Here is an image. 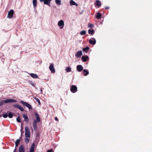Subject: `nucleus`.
<instances>
[{
    "instance_id": "423d86ee",
    "label": "nucleus",
    "mask_w": 152,
    "mask_h": 152,
    "mask_svg": "<svg viewBox=\"0 0 152 152\" xmlns=\"http://www.w3.org/2000/svg\"><path fill=\"white\" fill-rule=\"evenodd\" d=\"M58 25L60 29H62L64 26V22L63 20H61L58 23Z\"/></svg>"
},
{
    "instance_id": "a19ab883",
    "label": "nucleus",
    "mask_w": 152,
    "mask_h": 152,
    "mask_svg": "<svg viewBox=\"0 0 152 152\" xmlns=\"http://www.w3.org/2000/svg\"><path fill=\"white\" fill-rule=\"evenodd\" d=\"M109 7H105V9H109Z\"/></svg>"
},
{
    "instance_id": "b1692460",
    "label": "nucleus",
    "mask_w": 152,
    "mask_h": 152,
    "mask_svg": "<svg viewBox=\"0 0 152 152\" xmlns=\"http://www.w3.org/2000/svg\"><path fill=\"white\" fill-rule=\"evenodd\" d=\"M101 16L102 15L100 13H98L97 14L96 17L98 19H100L101 18Z\"/></svg>"
},
{
    "instance_id": "aec40b11",
    "label": "nucleus",
    "mask_w": 152,
    "mask_h": 152,
    "mask_svg": "<svg viewBox=\"0 0 152 152\" xmlns=\"http://www.w3.org/2000/svg\"><path fill=\"white\" fill-rule=\"evenodd\" d=\"M96 4L98 7H100L101 6V2L99 0H96Z\"/></svg>"
},
{
    "instance_id": "412c9836",
    "label": "nucleus",
    "mask_w": 152,
    "mask_h": 152,
    "mask_svg": "<svg viewBox=\"0 0 152 152\" xmlns=\"http://www.w3.org/2000/svg\"><path fill=\"white\" fill-rule=\"evenodd\" d=\"M32 2L34 6L36 7L37 6V0H33Z\"/></svg>"
},
{
    "instance_id": "5701e85b",
    "label": "nucleus",
    "mask_w": 152,
    "mask_h": 152,
    "mask_svg": "<svg viewBox=\"0 0 152 152\" xmlns=\"http://www.w3.org/2000/svg\"><path fill=\"white\" fill-rule=\"evenodd\" d=\"M94 31L93 29H92L91 30V29H89L88 30V33L90 34H91L92 35L94 33Z\"/></svg>"
},
{
    "instance_id": "0eeeda50",
    "label": "nucleus",
    "mask_w": 152,
    "mask_h": 152,
    "mask_svg": "<svg viewBox=\"0 0 152 152\" xmlns=\"http://www.w3.org/2000/svg\"><path fill=\"white\" fill-rule=\"evenodd\" d=\"M13 107L17 108L18 109H19L21 111L23 112L24 111V108L20 105L16 104L13 106Z\"/></svg>"
},
{
    "instance_id": "dca6fc26",
    "label": "nucleus",
    "mask_w": 152,
    "mask_h": 152,
    "mask_svg": "<svg viewBox=\"0 0 152 152\" xmlns=\"http://www.w3.org/2000/svg\"><path fill=\"white\" fill-rule=\"evenodd\" d=\"M34 115L36 118V119L35 120H36L37 121H40V117L38 114L37 112H35L34 113Z\"/></svg>"
},
{
    "instance_id": "ddd939ff",
    "label": "nucleus",
    "mask_w": 152,
    "mask_h": 152,
    "mask_svg": "<svg viewBox=\"0 0 152 152\" xmlns=\"http://www.w3.org/2000/svg\"><path fill=\"white\" fill-rule=\"evenodd\" d=\"M35 146V144L34 143H33L31 145L29 152H34Z\"/></svg>"
},
{
    "instance_id": "c85d7f7f",
    "label": "nucleus",
    "mask_w": 152,
    "mask_h": 152,
    "mask_svg": "<svg viewBox=\"0 0 152 152\" xmlns=\"http://www.w3.org/2000/svg\"><path fill=\"white\" fill-rule=\"evenodd\" d=\"M13 115L12 114V113L11 112H10L8 114V116L10 118H11L13 117Z\"/></svg>"
},
{
    "instance_id": "a211bd4d",
    "label": "nucleus",
    "mask_w": 152,
    "mask_h": 152,
    "mask_svg": "<svg viewBox=\"0 0 152 152\" xmlns=\"http://www.w3.org/2000/svg\"><path fill=\"white\" fill-rule=\"evenodd\" d=\"M70 5H75L76 6H77V4L73 0H71L70 1Z\"/></svg>"
},
{
    "instance_id": "6ab92c4d",
    "label": "nucleus",
    "mask_w": 152,
    "mask_h": 152,
    "mask_svg": "<svg viewBox=\"0 0 152 152\" xmlns=\"http://www.w3.org/2000/svg\"><path fill=\"white\" fill-rule=\"evenodd\" d=\"M31 76L34 78H37L38 77V76L36 74L34 73H31L30 74Z\"/></svg>"
},
{
    "instance_id": "9b49d317",
    "label": "nucleus",
    "mask_w": 152,
    "mask_h": 152,
    "mask_svg": "<svg viewBox=\"0 0 152 152\" xmlns=\"http://www.w3.org/2000/svg\"><path fill=\"white\" fill-rule=\"evenodd\" d=\"M23 116L24 118V121L27 123L28 122L29 120L28 116L26 114H24L23 115Z\"/></svg>"
},
{
    "instance_id": "4468645a",
    "label": "nucleus",
    "mask_w": 152,
    "mask_h": 152,
    "mask_svg": "<svg viewBox=\"0 0 152 152\" xmlns=\"http://www.w3.org/2000/svg\"><path fill=\"white\" fill-rule=\"evenodd\" d=\"M51 0H44V4L50 6V3Z\"/></svg>"
},
{
    "instance_id": "4be33fe9",
    "label": "nucleus",
    "mask_w": 152,
    "mask_h": 152,
    "mask_svg": "<svg viewBox=\"0 0 152 152\" xmlns=\"http://www.w3.org/2000/svg\"><path fill=\"white\" fill-rule=\"evenodd\" d=\"M20 142V139L17 140L15 142V146L17 147L18 145L19 144Z\"/></svg>"
},
{
    "instance_id": "20e7f679",
    "label": "nucleus",
    "mask_w": 152,
    "mask_h": 152,
    "mask_svg": "<svg viewBox=\"0 0 152 152\" xmlns=\"http://www.w3.org/2000/svg\"><path fill=\"white\" fill-rule=\"evenodd\" d=\"M14 14V11L13 10H11L8 12L7 17L9 18H13Z\"/></svg>"
},
{
    "instance_id": "f3484780",
    "label": "nucleus",
    "mask_w": 152,
    "mask_h": 152,
    "mask_svg": "<svg viewBox=\"0 0 152 152\" xmlns=\"http://www.w3.org/2000/svg\"><path fill=\"white\" fill-rule=\"evenodd\" d=\"M88 58V56H83L82 57V60L83 62H86L87 61Z\"/></svg>"
},
{
    "instance_id": "9d476101",
    "label": "nucleus",
    "mask_w": 152,
    "mask_h": 152,
    "mask_svg": "<svg viewBox=\"0 0 152 152\" xmlns=\"http://www.w3.org/2000/svg\"><path fill=\"white\" fill-rule=\"evenodd\" d=\"M18 152H25V149L24 146L22 145L20 146Z\"/></svg>"
},
{
    "instance_id": "a878e982",
    "label": "nucleus",
    "mask_w": 152,
    "mask_h": 152,
    "mask_svg": "<svg viewBox=\"0 0 152 152\" xmlns=\"http://www.w3.org/2000/svg\"><path fill=\"white\" fill-rule=\"evenodd\" d=\"M86 33V31L85 30H83L80 33V34L81 35H83L85 34Z\"/></svg>"
},
{
    "instance_id": "7c9ffc66",
    "label": "nucleus",
    "mask_w": 152,
    "mask_h": 152,
    "mask_svg": "<svg viewBox=\"0 0 152 152\" xmlns=\"http://www.w3.org/2000/svg\"><path fill=\"white\" fill-rule=\"evenodd\" d=\"M89 48H83V51L87 53L88 50H89Z\"/></svg>"
},
{
    "instance_id": "bb28decb",
    "label": "nucleus",
    "mask_w": 152,
    "mask_h": 152,
    "mask_svg": "<svg viewBox=\"0 0 152 152\" xmlns=\"http://www.w3.org/2000/svg\"><path fill=\"white\" fill-rule=\"evenodd\" d=\"M55 2L56 4L60 5L61 4V0H55Z\"/></svg>"
},
{
    "instance_id": "1a4fd4ad",
    "label": "nucleus",
    "mask_w": 152,
    "mask_h": 152,
    "mask_svg": "<svg viewBox=\"0 0 152 152\" xmlns=\"http://www.w3.org/2000/svg\"><path fill=\"white\" fill-rule=\"evenodd\" d=\"M49 68L52 73H54L55 72V71L53 65L52 64H50L49 66Z\"/></svg>"
},
{
    "instance_id": "f704fd0d",
    "label": "nucleus",
    "mask_w": 152,
    "mask_h": 152,
    "mask_svg": "<svg viewBox=\"0 0 152 152\" xmlns=\"http://www.w3.org/2000/svg\"><path fill=\"white\" fill-rule=\"evenodd\" d=\"M16 120L18 122H21V120L19 116L17 118Z\"/></svg>"
},
{
    "instance_id": "72a5a7b5",
    "label": "nucleus",
    "mask_w": 152,
    "mask_h": 152,
    "mask_svg": "<svg viewBox=\"0 0 152 152\" xmlns=\"http://www.w3.org/2000/svg\"><path fill=\"white\" fill-rule=\"evenodd\" d=\"M25 141L26 143L27 144L29 142V139L27 138H25Z\"/></svg>"
},
{
    "instance_id": "f03ea898",
    "label": "nucleus",
    "mask_w": 152,
    "mask_h": 152,
    "mask_svg": "<svg viewBox=\"0 0 152 152\" xmlns=\"http://www.w3.org/2000/svg\"><path fill=\"white\" fill-rule=\"evenodd\" d=\"M25 136L26 137L29 138L30 137V130L27 127H25Z\"/></svg>"
},
{
    "instance_id": "f8f14e48",
    "label": "nucleus",
    "mask_w": 152,
    "mask_h": 152,
    "mask_svg": "<svg viewBox=\"0 0 152 152\" xmlns=\"http://www.w3.org/2000/svg\"><path fill=\"white\" fill-rule=\"evenodd\" d=\"M83 67L81 65H79L77 66V69L79 72H80L83 70Z\"/></svg>"
},
{
    "instance_id": "7ed1b4c3",
    "label": "nucleus",
    "mask_w": 152,
    "mask_h": 152,
    "mask_svg": "<svg viewBox=\"0 0 152 152\" xmlns=\"http://www.w3.org/2000/svg\"><path fill=\"white\" fill-rule=\"evenodd\" d=\"M20 102L22 104L26 107L29 109H32L31 106L28 103L23 101H20Z\"/></svg>"
},
{
    "instance_id": "58836bf2",
    "label": "nucleus",
    "mask_w": 152,
    "mask_h": 152,
    "mask_svg": "<svg viewBox=\"0 0 152 152\" xmlns=\"http://www.w3.org/2000/svg\"><path fill=\"white\" fill-rule=\"evenodd\" d=\"M53 150L52 149H51L50 150H48L47 151V152H53Z\"/></svg>"
},
{
    "instance_id": "37998d69",
    "label": "nucleus",
    "mask_w": 152,
    "mask_h": 152,
    "mask_svg": "<svg viewBox=\"0 0 152 152\" xmlns=\"http://www.w3.org/2000/svg\"><path fill=\"white\" fill-rule=\"evenodd\" d=\"M40 2H42L43 1L44 2V0H39Z\"/></svg>"
},
{
    "instance_id": "2f4dec72",
    "label": "nucleus",
    "mask_w": 152,
    "mask_h": 152,
    "mask_svg": "<svg viewBox=\"0 0 152 152\" xmlns=\"http://www.w3.org/2000/svg\"><path fill=\"white\" fill-rule=\"evenodd\" d=\"M35 100L38 103L39 105H40L41 103L39 100L37 98L35 97L34 98Z\"/></svg>"
},
{
    "instance_id": "473e14b6",
    "label": "nucleus",
    "mask_w": 152,
    "mask_h": 152,
    "mask_svg": "<svg viewBox=\"0 0 152 152\" xmlns=\"http://www.w3.org/2000/svg\"><path fill=\"white\" fill-rule=\"evenodd\" d=\"M33 127L34 130L35 131L37 130V126L36 124H33Z\"/></svg>"
},
{
    "instance_id": "cd10ccee",
    "label": "nucleus",
    "mask_w": 152,
    "mask_h": 152,
    "mask_svg": "<svg viewBox=\"0 0 152 152\" xmlns=\"http://www.w3.org/2000/svg\"><path fill=\"white\" fill-rule=\"evenodd\" d=\"M66 71L67 72H71V68L69 67H66Z\"/></svg>"
},
{
    "instance_id": "6e6552de",
    "label": "nucleus",
    "mask_w": 152,
    "mask_h": 152,
    "mask_svg": "<svg viewBox=\"0 0 152 152\" xmlns=\"http://www.w3.org/2000/svg\"><path fill=\"white\" fill-rule=\"evenodd\" d=\"M89 43L91 45H94L96 43L95 39L94 38L91 39L89 40Z\"/></svg>"
},
{
    "instance_id": "79ce46f5",
    "label": "nucleus",
    "mask_w": 152,
    "mask_h": 152,
    "mask_svg": "<svg viewBox=\"0 0 152 152\" xmlns=\"http://www.w3.org/2000/svg\"><path fill=\"white\" fill-rule=\"evenodd\" d=\"M16 150V148H15L13 151V152H15Z\"/></svg>"
},
{
    "instance_id": "4c0bfd02",
    "label": "nucleus",
    "mask_w": 152,
    "mask_h": 152,
    "mask_svg": "<svg viewBox=\"0 0 152 152\" xmlns=\"http://www.w3.org/2000/svg\"><path fill=\"white\" fill-rule=\"evenodd\" d=\"M30 84L33 87H34L35 86L33 82H30Z\"/></svg>"
},
{
    "instance_id": "c03bdc74",
    "label": "nucleus",
    "mask_w": 152,
    "mask_h": 152,
    "mask_svg": "<svg viewBox=\"0 0 152 152\" xmlns=\"http://www.w3.org/2000/svg\"><path fill=\"white\" fill-rule=\"evenodd\" d=\"M86 48H89V47H86Z\"/></svg>"
},
{
    "instance_id": "e433bc0d",
    "label": "nucleus",
    "mask_w": 152,
    "mask_h": 152,
    "mask_svg": "<svg viewBox=\"0 0 152 152\" xmlns=\"http://www.w3.org/2000/svg\"><path fill=\"white\" fill-rule=\"evenodd\" d=\"M3 116L4 118H7L8 117V115L7 114H4L3 115Z\"/></svg>"
},
{
    "instance_id": "f257e3e1",
    "label": "nucleus",
    "mask_w": 152,
    "mask_h": 152,
    "mask_svg": "<svg viewBox=\"0 0 152 152\" xmlns=\"http://www.w3.org/2000/svg\"><path fill=\"white\" fill-rule=\"evenodd\" d=\"M16 100L12 99H7L5 100H2L0 102V106H2L5 103L16 102Z\"/></svg>"
},
{
    "instance_id": "393cba45",
    "label": "nucleus",
    "mask_w": 152,
    "mask_h": 152,
    "mask_svg": "<svg viewBox=\"0 0 152 152\" xmlns=\"http://www.w3.org/2000/svg\"><path fill=\"white\" fill-rule=\"evenodd\" d=\"M83 72L85 73L84 74L85 76H87L89 74V72L85 69L83 70Z\"/></svg>"
},
{
    "instance_id": "c756f323",
    "label": "nucleus",
    "mask_w": 152,
    "mask_h": 152,
    "mask_svg": "<svg viewBox=\"0 0 152 152\" xmlns=\"http://www.w3.org/2000/svg\"><path fill=\"white\" fill-rule=\"evenodd\" d=\"M94 27V25L91 23H89L88 24V27L90 28H92Z\"/></svg>"
},
{
    "instance_id": "39448f33",
    "label": "nucleus",
    "mask_w": 152,
    "mask_h": 152,
    "mask_svg": "<svg viewBox=\"0 0 152 152\" xmlns=\"http://www.w3.org/2000/svg\"><path fill=\"white\" fill-rule=\"evenodd\" d=\"M70 89L72 92L75 93L77 91V88L75 85H73L71 86Z\"/></svg>"
},
{
    "instance_id": "c9c22d12",
    "label": "nucleus",
    "mask_w": 152,
    "mask_h": 152,
    "mask_svg": "<svg viewBox=\"0 0 152 152\" xmlns=\"http://www.w3.org/2000/svg\"><path fill=\"white\" fill-rule=\"evenodd\" d=\"M40 121H37L36 120H34V121L33 122V124L37 125V122H39Z\"/></svg>"
},
{
    "instance_id": "ea45409f",
    "label": "nucleus",
    "mask_w": 152,
    "mask_h": 152,
    "mask_svg": "<svg viewBox=\"0 0 152 152\" xmlns=\"http://www.w3.org/2000/svg\"><path fill=\"white\" fill-rule=\"evenodd\" d=\"M55 119L56 121H58V119L57 117H56L55 118Z\"/></svg>"
},
{
    "instance_id": "2eb2a0df",
    "label": "nucleus",
    "mask_w": 152,
    "mask_h": 152,
    "mask_svg": "<svg viewBox=\"0 0 152 152\" xmlns=\"http://www.w3.org/2000/svg\"><path fill=\"white\" fill-rule=\"evenodd\" d=\"M83 54L82 52L81 51H78L77 53L75 54V56L77 58L80 57Z\"/></svg>"
}]
</instances>
